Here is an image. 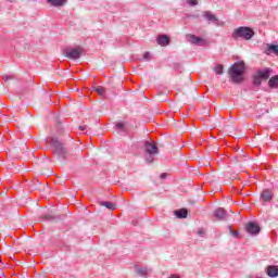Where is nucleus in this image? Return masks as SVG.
Here are the masks:
<instances>
[{
    "instance_id": "nucleus-15",
    "label": "nucleus",
    "mask_w": 278,
    "mask_h": 278,
    "mask_svg": "<svg viewBox=\"0 0 278 278\" xmlns=\"http://www.w3.org/2000/svg\"><path fill=\"white\" fill-rule=\"evenodd\" d=\"M214 216L215 218H218V220H225V218H227V212H225V208L219 207L215 210Z\"/></svg>"
},
{
    "instance_id": "nucleus-32",
    "label": "nucleus",
    "mask_w": 278,
    "mask_h": 278,
    "mask_svg": "<svg viewBox=\"0 0 278 278\" xmlns=\"http://www.w3.org/2000/svg\"><path fill=\"white\" fill-rule=\"evenodd\" d=\"M24 149H27V146H26V144H24Z\"/></svg>"
},
{
    "instance_id": "nucleus-28",
    "label": "nucleus",
    "mask_w": 278,
    "mask_h": 278,
    "mask_svg": "<svg viewBox=\"0 0 278 278\" xmlns=\"http://www.w3.org/2000/svg\"><path fill=\"white\" fill-rule=\"evenodd\" d=\"M231 233H232L233 236H238V232H236V231H231Z\"/></svg>"
},
{
    "instance_id": "nucleus-16",
    "label": "nucleus",
    "mask_w": 278,
    "mask_h": 278,
    "mask_svg": "<svg viewBox=\"0 0 278 278\" xmlns=\"http://www.w3.org/2000/svg\"><path fill=\"white\" fill-rule=\"evenodd\" d=\"M175 216H177V218H188V210L181 208V210L175 211Z\"/></svg>"
},
{
    "instance_id": "nucleus-13",
    "label": "nucleus",
    "mask_w": 278,
    "mask_h": 278,
    "mask_svg": "<svg viewBox=\"0 0 278 278\" xmlns=\"http://www.w3.org/2000/svg\"><path fill=\"white\" fill-rule=\"evenodd\" d=\"M156 42L161 47H166L170 43V39H168V36H166V35H160L156 39Z\"/></svg>"
},
{
    "instance_id": "nucleus-31",
    "label": "nucleus",
    "mask_w": 278,
    "mask_h": 278,
    "mask_svg": "<svg viewBox=\"0 0 278 278\" xmlns=\"http://www.w3.org/2000/svg\"><path fill=\"white\" fill-rule=\"evenodd\" d=\"M161 177L164 179V177H166V174H162Z\"/></svg>"
},
{
    "instance_id": "nucleus-21",
    "label": "nucleus",
    "mask_w": 278,
    "mask_h": 278,
    "mask_svg": "<svg viewBox=\"0 0 278 278\" xmlns=\"http://www.w3.org/2000/svg\"><path fill=\"white\" fill-rule=\"evenodd\" d=\"M214 72L216 73V75H223V65L218 64L215 68Z\"/></svg>"
},
{
    "instance_id": "nucleus-26",
    "label": "nucleus",
    "mask_w": 278,
    "mask_h": 278,
    "mask_svg": "<svg viewBox=\"0 0 278 278\" xmlns=\"http://www.w3.org/2000/svg\"><path fill=\"white\" fill-rule=\"evenodd\" d=\"M87 126H79L80 131H84Z\"/></svg>"
},
{
    "instance_id": "nucleus-3",
    "label": "nucleus",
    "mask_w": 278,
    "mask_h": 278,
    "mask_svg": "<svg viewBox=\"0 0 278 278\" xmlns=\"http://www.w3.org/2000/svg\"><path fill=\"white\" fill-rule=\"evenodd\" d=\"M146 153H148V156L146 157V162H149V164L153 163L155 159H153V155H157L160 153V150L157 149V143L147 141L144 143Z\"/></svg>"
},
{
    "instance_id": "nucleus-33",
    "label": "nucleus",
    "mask_w": 278,
    "mask_h": 278,
    "mask_svg": "<svg viewBox=\"0 0 278 278\" xmlns=\"http://www.w3.org/2000/svg\"><path fill=\"white\" fill-rule=\"evenodd\" d=\"M24 149H27V146H26V144H24Z\"/></svg>"
},
{
    "instance_id": "nucleus-18",
    "label": "nucleus",
    "mask_w": 278,
    "mask_h": 278,
    "mask_svg": "<svg viewBox=\"0 0 278 278\" xmlns=\"http://www.w3.org/2000/svg\"><path fill=\"white\" fill-rule=\"evenodd\" d=\"M266 53L267 55H270V53H275L276 55H278V46H268Z\"/></svg>"
},
{
    "instance_id": "nucleus-7",
    "label": "nucleus",
    "mask_w": 278,
    "mask_h": 278,
    "mask_svg": "<svg viewBox=\"0 0 278 278\" xmlns=\"http://www.w3.org/2000/svg\"><path fill=\"white\" fill-rule=\"evenodd\" d=\"M202 16L205 18V21H207L208 23H215V25H223V23L220 24L218 22V17L216 16V14H214L212 11H204L202 13Z\"/></svg>"
},
{
    "instance_id": "nucleus-19",
    "label": "nucleus",
    "mask_w": 278,
    "mask_h": 278,
    "mask_svg": "<svg viewBox=\"0 0 278 278\" xmlns=\"http://www.w3.org/2000/svg\"><path fill=\"white\" fill-rule=\"evenodd\" d=\"M268 84H269V88H277V86H278V75L271 77L269 79Z\"/></svg>"
},
{
    "instance_id": "nucleus-1",
    "label": "nucleus",
    "mask_w": 278,
    "mask_h": 278,
    "mask_svg": "<svg viewBox=\"0 0 278 278\" xmlns=\"http://www.w3.org/2000/svg\"><path fill=\"white\" fill-rule=\"evenodd\" d=\"M244 62H237L229 68L228 73L233 84H240V81H242V75H244Z\"/></svg>"
},
{
    "instance_id": "nucleus-17",
    "label": "nucleus",
    "mask_w": 278,
    "mask_h": 278,
    "mask_svg": "<svg viewBox=\"0 0 278 278\" xmlns=\"http://www.w3.org/2000/svg\"><path fill=\"white\" fill-rule=\"evenodd\" d=\"M100 205H102V207H106V210H116V204L112 202H100Z\"/></svg>"
},
{
    "instance_id": "nucleus-8",
    "label": "nucleus",
    "mask_w": 278,
    "mask_h": 278,
    "mask_svg": "<svg viewBox=\"0 0 278 278\" xmlns=\"http://www.w3.org/2000/svg\"><path fill=\"white\" fill-rule=\"evenodd\" d=\"M245 229L250 236H257V233H260V225L253 222L248 223Z\"/></svg>"
},
{
    "instance_id": "nucleus-14",
    "label": "nucleus",
    "mask_w": 278,
    "mask_h": 278,
    "mask_svg": "<svg viewBox=\"0 0 278 278\" xmlns=\"http://www.w3.org/2000/svg\"><path fill=\"white\" fill-rule=\"evenodd\" d=\"M271 73L273 70L270 67L257 71V75L261 77V79H268Z\"/></svg>"
},
{
    "instance_id": "nucleus-2",
    "label": "nucleus",
    "mask_w": 278,
    "mask_h": 278,
    "mask_svg": "<svg viewBox=\"0 0 278 278\" xmlns=\"http://www.w3.org/2000/svg\"><path fill=\"white\" fill-rule=\"evenodd\" d=\"M253 36H255V31L249 26L238 27L232 33V38L235 40H238V38H241L242 40H251Z\"/></svg>"
},
{
    "instance_id": "nucleus-29",
    "label": "nucleus",
    "mask_w": 278,
    "mask_h": 278,
    "mask_svg": "<svg viewBox=\"0 0 278 278\" xmlns=\"http://www.w3.org/2000/svg\"><path fill=\"white\" fill-rule=\"evenodd\" d=\"M199 235H200V236H203V230H200V231H199Z\"/></svg>"
},
{
    "instance_id": "nucleus-25",
    "label": "nucleus",
    "mask_w": 278,
    "mask_h": 278,
    "mask_svg": "<svg viewBox=\"0 0 278 278\" xmlns=\"http://www.w3.org/2000/svg\"><path fill=\"white\" fill-rule=\"evenodd\" d=\"M143 60H151V53L146 52V53L143 54Z\"/></svg>"
},
{
    "instance_id": "nucleus-6",
    "label": "nucleus",
    "mask_w": 278,
    "mask_h": 278,
    "mask_svg": "<svg viewBox=\"0 0 278 278\" xmlns=\"http://www.w3.org/2000/svg\"><path fill=\"white\" fill-rule=\"evenodd\" d=\"M186 40L187 42H190L191 45H198L199 47H203L205 45V39L197 37L192 34L187 35Z\"/></svg>"
},
{
    "instance_id": "nucleus-30",
    "label": "nucleus",
    "mask_w": 278,
    "mask_h": 278,
    "mask_svg": "<svg viewBox=\"0 0 278 278\" xmlns=\"http://www.w3.org/2000/svg\"><path fill=\"white\" fill-rule=\"evenodd\" d=\"M3 79L8 80V79H10V76L3 77Z\"/></svg>"
},
{
    "instance_id": "nucleus-12",
    "label": "nucleus",
    "mask_w": 278,
    "mask_h": 278,
    "mask_svg": "<svg viewBox=\"0 0 278 278\" xmlns=\"http://www.w3.org/2000/svg\"><path fill=\"white\" fill-rule=\"evenodd\" d=\"M266 275H268L270 278L278 277V267L275 265H269L265 269Z\"/></svg>"
},
{
    "instance_id": "nucleus-20",
    "label": "nucleus",
    "mask_w": 278,
    "mask_h": 278,
    "mask_svg": "<svg viewBox=\"0 0 278 278\" xmlns=\"http://www.w3.org/2000/svg\"><path fill=\"white\" fill-rule=\"evenodd\" d=\"M94 90L100 97H105V88L97 87Z\"/></svg>"
},
{
    "instance_id": "nucleus-10",
    "label": "nucleus",
    "mask_w": 278,
    "mask_h": 278,
    "mask_svg": "<svg viewBox=\"0 0 278 278\" xmlns=\"http://www.w3.org/2000/svg\"><path fill=\"white\" fill-rule=\"evenodd\" d=\"M135 271L139 277H149V274H151V268L149 267H140L138 265L135 266Z\"/></svg>"
},
{
    "instance_id": "nucleus-24",
    "label": "nucleus",
    "mask_w": 278,
    "mask_h": 278,
    "mask_svg": "<svg viewBox=\"0 0 278 278\" xmlns=\"http://www.w3.org/2000/svg\"><path fill=\"white\" fill-rule=\"evenodd\" d=\"M117 129H122V131L125 130V123H117L116 124Z\"/></svg>"
},
{
    "instance_id": "nucleus-11",
    "label": "nucleus",
    "mask_w": 278,
    "mask_h": 278,
    "mask_svg": "<svg viewBox=\"0 0 278 278\" xmlns=\"http://www.w3.org/2000/svg\"><path fill=\"white\" fill-rule=\"evenodd\" d=\"M68 0H46L48 5L51 8H64Z\"/></svg>"
},
{
    "instance_id": "nucleus-23",
    "label": "nucleus",
    "mask_w": 278,
    "mask_h": 278,
    "mask_svg": "<svg viewBox=\"0 0 278 278\" xmlns=\"http://www.w3.org/2000/svg\"><path fill=\"white\" fill-rule=\"evenodd\" d=\"M187 3L191 7L199 5V1L197 0H188Z\"/></svg>"
},
{
    "instance_id": "nucleus-4",
    "label": "nucleus",
    "mask_w": 278,
    "mask_h": 278,
    "mask_svg": "<svg viewBox=\"0 0 278 278\" xmlns=\"http://www.w3.org/2000/svg\"><path fill=\"white\" fill-rule=\"evenodd\" d=\"M51 142H52L54 155L63 159L66 157V155L68 154V151L66 150V148H64V144H62V142H60L58 138H52Z\"/></svg>"
},
{
    "instance_id": "nucleus-9",
    "label": "nucleus",
    "mask_w": 278,
    "mask_h": 278,
    "mask_svg": "<svg viewBox=\"0 0 278 278\" xmlns=\"http://www.w3.org/2000/svg\"><path fill=\"white\" fill-rule=\"evenodd\" d=\"M274 195H275V193H273V190L264 189L261 192V201H264V203H268L269 201H273Z\"/></svg>"
},
{
    "instance_id": "nucleus-22",
    "label": "nucleus",
    "mask_w": 278,
    "mask_h": 278,
    "mask_svg": "<svg viewBox=\"0 0 278 278\" xmlns=\"http://www.w3.org/2000/svg\"><path fill=\"white\" fill-rule=\"evenodd\" d=\"M253 81L255 86L262 85V78L258 75L254 77Z\"/></svg>"
},
{
    "instance_id": "nucleus-27",
    "label": "nucleus",
    "mask_w": 278,
    "mask_h": 278,
    "mask_svg": "<svg viewBox=\"0 0 278 278\" xmlns=\"http://www.w3.org/2000/svg\"><path fill=\"white\" fill-rule=\"evenodd\" d=\"M169 278H180L179 275H172Z\"/></svg>"
},
{
    "instance_id": "nucleus-5",
    "label": "nucleus",
    "mask_w": 278,
    "mask_h": 278,
    "mask_svg": "<svg viewBox=\"0 0 278 278\" xmlns=\"http://www.w3.org/2000/svg\"><path fill=\"white\" fill-rule=\"evenodd\" d=\"M81 53H84V49L81 47L66 48L64 50V55L65 58H68V60H79V58H81Z\"/></svg>"
}]
</instances>
